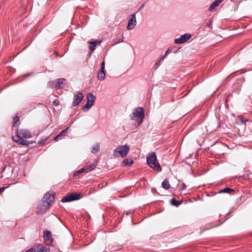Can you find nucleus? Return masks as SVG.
I'll use <instances>...</instances> for the list:
<instances>
[{
	"label": "nucleus",
	"instance_id": "nucleus-27",
	"mask_svg": "<svg viewBox=\"0 0 252 252\" xmlns=\"http://www.w3.org/2000/svg\"><path fill=\"white\" fill-rule=\"evenodd\" d=\"M47 141V138H45L44 139H41L40 141L38 142L39 144H44Z\"/></svg>",
	"mask_w": 252,
	"mask_h": 252
},
{
	"label": "nucleus",
	"instance_id": "nucleus-9",
	"mask_svg": "<svg viewBox=\"0 0 252 252\" xmlns=\"http://www.w3.org/2000/svg\"><path fill=\"white\" fill-rule=\"evenodd\" d=\"M137 21L135 17V15L134 14H131L130 15V18L128 20L127 29L128 30H132L135 26L136 25Z\"/></svg>",
	"mask_w": 252,
	"mask_h": 252
},
{
	"label": "nucleus",
	"instance_id": "nucleus-23",
	"mask_svg": "<svg viewBox=\"0 0 252 252\" xmlns=\"http://www.w3.org/2000/svg\"><path fill=\"white\" fill-rule=\"evenodd\" d=\"M48 85L50 86V87L52 88L58 89V86H57L56 80L49 82L48 83Z\"/></svg>",
	"mask_w": 252,
	"mask_h": 252
},
{
	"label": "nucleus",
	"instance_id": "nucleus-37",
	"mask_svg": "<svg viewBox=\"0 0 252 252\" xmlns=\"http://www.w3.org/2000/svg\"><path fill=\"white\" fill-rule=\"evenodd\" d=\"M211 24V22H210L209 24H208V26H210Z\"/></svg>",
	"mask_w": 252,
	"mask_h": 252
},
{
	"label": "nucleus",
	"instance_id": "nucleus-26",
	"mask_svg": "<svg viewBox=\"0 0 252 252\" xmlns=\"http://www.w3.org/2000/svg\"><path fill=\"white\" fill-rule=\"evenodd\" d=\"M19 118L18 116H15L13 118V126H15L16 125H17V123L19 122Z\"/></svg>",
	"mask_w": 252,
	"mask_h": 252
},
{
	"label": "nucleus",
	"instance_id": "nucleus-29",
	"mask_svg": "<svg viewBox=\"0 0 252 252\" xmlns=\"http://www.w3.org/2000/svg\"><path fill=\"white\" fill-rule=\"evenodd\" d=\"M60 102L59 100L56 99L54 100V101L53 102V104L55 106H58L60 105Z\"/></svg>",
	"mask_w": 252,
	"mask_h": 252
},
{
	"label": "nucleus",
	"instance_id": "nucleus-24",
	"mask_svg": "<svg viewBox=\"0 0 252 252\" xmlns=\"http://www.w3.org/2000/svg\"><path fill=\"white\" fill-rule=\"evenodd\" d=\"M234 190L233 189L229 188H225L220 190L218 192L220 193H230L231 192H233Z\"/></svg>",
	"mask_w": 252,
	"mask_h": 252
},
{
	"label": "nucleus",
	"instance_id": "nucleus-36",
	"mask_svg": "<svg viewBox=\"0 0 252 252\" xmlns=\"http://www.w3.org/2000/svg\"><path fill=\"white\" fill-rule=\"evenodd\" d=\"M164 57H165L164 56L162 57H161L159 60V62H161V61H163L164 60Z\"/></svg>",
	"mask_w": 252,
	"mask_h": 252
},
{
	"label": "nucleus",
	"instance_id": "nucleus-34",
	"mask_svg": "<svg viewBox=\"0 0 252 252\" xmlns=\"http://www.w3.org/2000/svg\"><path fill=\"white\" fill-rule=\"evenodd\" d=\"M4 189V188H0V192H2Z\"/></svg>",
	"mask_w": 252,
	"mask_h": 252
},
{
	"label": "nucleus",
	"instance_id": "nucleus-12",
	"mask_svg": "<svg viewBox=\"0 0 252 252\" xmlns=\"http://www.w3.org/2000/svg\"><path fill=\"white\" fill-rule=\"evenodd\" d=\"M44 201H46L49 203V205L51 206L55 200V194L53 192H48L45 194L43 198H42Z\"/></svg>",
	"mask_w": 252,
	"mask_h": 252
},
{
	"label": "nucleus",
	"instance_id": "nucleus-35",
	"mask_svg": "<svg viewBox=\"0 0 252 252\" xmlns=\"http://www.w3.org/2000/svg\"><path fill=\"white\" fill-rule=\"evenodd\" d=\"M4 189V188H0V192H2Z\"/></svg>",
	"mask_w": 252,
	"mask_h": 252
},
{
	"label": "nucleus",
	"instance_id": "nucleus-31",
	"mask_svg": "<svg viewBox=\"0 0 252 252\" xmlns=\"http://www.w3.org/2000/svg\"><path fill=\"white\" fill-rule=\"evenodd\" d=\"M33 252V248H31L29 249V250H28L25 252Z\"/></svg>",
	"mask_w": 252,
	"mask_h": 252
},
{
	"label": "nucleus",
	"instance_id": "nucleus-1",
	"mask_svg": "<svg viewBox=\"0 0 252 252\" xmlns=\"http://www.w3.org/2000/svg\"><path fill=\"white\" fill-rule=\"evenodd\" d=\"M32 134L31 132L25 129H17L15 135L12 136L13 140L19 144L29 146L30 142L24 139H28L32 137Z\"/></svg>",
	"mask_w": 252,
	"mask_h": 252
},
{
	"label": "nucleus",
	"instance_id": "nucleus-7",
	"mask_svg": "<svg viewBox=\"0 0 252 252\" xmlns=\"http://www.w3.org/2000/svg\"><path fill=\"white\" fill-rule=\"evenodd\" d=\"M49 204L47 201H44L42 199L38 204L37 213L40 214L45 213L50 207Z\"/></svg>",
	"mask_w": 252,
	"mask_h": 252
},
{
	"label": "nucleus",
	"instance_id": "nucleus-4",
	"mask_svg": "<svg viewBox=\"0 0 252 252\" xmlns=\"http://www.w3.org/2000/svg\"><path fill=\"white\" fill-rule=\"evenodd\" d=\"M129 151V147L127 145H121L116 148L113 151V156L116 157L125 158Z\"/></svg>",
	"mask_w": 252,
	"mask_h": 252
},
{
	"label": "nucleus",
	"instance_id": "nucleus-14",
	"mask_svg": "<svg viewBox=\"0 0 252 252\" xmlns=\"http://www.w3.org/2000/svg\"><path fill=\"white\" fill-rule=\"evenodd\" d=\"M33 248L34 252H49V251L48 249H46L45 247L41 244H38Z\"/></svg>",
	"mask_w": 252,
	"mask_h": 252
},
{
	"label": "nucleus",
	"instance_id": "nucleus-32",
	"mask_svg": "<svg viewBox=\"0 0 252 252\" xmlns=\"http://www.w3.org/2000/svg\"><path fill=\"white\" fill-rule=\"evenodd\" d=\"M186 189V186L185 184H183L182 189Z\"/></svg>",
	"mask_w": 252,
	"mask_h": 252
},
{
	"label": "nucleus",
	"instance_id": "nucleus-38",
	"mask_svg": "<svg viewBox=\"0 0 252 252\" xmlns=\"http://www.w3.org/2000/svg\"><path fill=\"white\" fill-rule=\"evenodd\" d=\"M126 215H129V212H126Z\"/></svg>",
	"mask_w": 252,
	"mask_h": 252
},
{
	"label": "nucleus",
	"instance_id": "nucleus-10",
	"mask_svg": "<svg viewBox=\"0 0 252 252\" xmlns=\"http://www.w3.org/2000/svg\"><path fill=\"white\" fill-rule=\"evenodd\" d=\"M43 239L45 243L48 246H52L53 240L52 238L51 232L48 230H46L43 234Z\"/></svg>",
	"mask_w": 252,
	"mask_h": 252
},
{
	"label": "nucleus",
	"instance_id": "nucleus-8",
	"mask_svg": "<svg viewBox=\"0 0 252 252\" xmlns=\"http://www.w3.org/2000/svg\"><path fill=\"white\" fill-rule=\"evenodd\" d=\"M96 166V163H92L91 165H87L81 169L76 171L74 173V176L79 175L80 173L82 172L88 173L93 170H94Z\"/></svg>",
	"mask_w": 252,
	"mask_h": 252
},
{
	"label": "nucleus",
	"instance_id": "nucleus-33",
	"mask_svg": "<svg viewBox=\"0 0 252 252\" xmlns=\"http://www.w3.org/2000/svg\"><path fill=\"white\" fill-rule=\"evenodd\" d=\"M169 52V49H168L165 53L164 56L165 57Z\"/></svg>",
	"mask_w": 252,
	"mask_h": 252
},
{
	"label": "nucleus",
	"instance_id": "nucleus-28",
	"mask_svg": "<svg viewBox=\"0 0 252 252\" xmlns=\"http://www.w3.org/2000/svg\"><path fill=\"white\" fill-rule=\"evenodd\" d=\"M239 119H240V121L241 122V123L243 124L245 123L246 122L248 121L247 119H246L243 117H240Z\"/></svg>",
	"mask_w": 252,
	"mask_h": 252
},
{
	"label": "nucleus",
	"instance_id": "nucleus-3",
	"mask_svg": "<svg viewBox=\"0 0 252 252\" xmlns=\"http://www.w3.org/2000/svg\"><path fill=\"white\" fill-rule=\"evenodd\" d=\"M147 162L150 167L154 169L157 168L158 172L161 171V167L157 161V156L155 152H152L147 157Z\"/></svg>",
	"mask_w": 252,
	"mask_h": 252
},
{
	"label": "nucleus",
	"instance_id": "nucleus-16",
	"mask_svg": "<svg viewBox=\"0 0 252 252\" xmlns=\"http://www.w3.org/2000/svg\"><path fill=\"white\" fill-rule=\"evenodd\" d=\"M134 161L131 158H125L123 160L121 163V165L123 167L130 166L133 163Z\"/></svg>",
	"mask_w": 252,
	"mask_h": 252
},
{
	"label": "nucleus",
	"instance_id": "nucleus-17",
	"mask_svg": "<svg viewBox=\"0 0 252 252\" xmlns=\"http://www.w3.org/2000/svg\"><path fill=\"white\" fill-rule=\"evenodd\" d=\"M223 0H216L214 1L210 6L209 8V10L210 11H212L215 8L218 7L219 5L222 2Z\"/></svg>",
	"mask_w": 252,
	"mask_h": 252
},
{
	"label": "nucleus",
	"instance_id": "nucleus-30",
	"mask_svg": "<svg viewBox=\"0 0 252 252\" xmlns=\"http://www.w3.org/2000/svg\"><path fill=\"white\" fill-rule=\"evenodd\" d=\"M100 67H101L100 69H102V70H104V69H105V62L104 61H103L101 63Z\"/></svg>",
	"mask_w": 252,
	"mask_h": 252
},
{
	"label": "nucleus",
	"instance_id": "nucleus-21",
	"mask_svg": "<svg viewBox=\"0 0 252 252\" xmlns=\"http://www.w3.org/2000/svg\"><path fill=\"white\" fill-rule=\"evenodd\" d=\"M88 43L91 45L90 46V50L91 52L93 51L95 48V47L97 44V41H89Z\"/></svg>",
	"mask_w": 252,
	"mask_h": 252
},
{
	"label": "nucleus",
	"instance_id": "nucleus-5",
	"mask_svg": "<svg viewBox=\"0 0 252 252\" xmlns=\"http://www.w3.org/2000/svg\"><path fill=\"white\" fill-rule=\"evenodd\" d=\"M87 103L83 107L84 112L88 111L94 105L95 100V96L91 93L87 94L86 96Z\"/></svg>",
	"mask_w": 252,
	"mask_h": 252
},
{
	"label": "nucleus",
	"instance_id": "nucleus-20",
	"mask_svg": "<svg viewBox=\"0 0 252 252\" xmlns=\"http://www.w3.org/2000/svg\"><path fill=\"white\" fill-rule=\"evenodd\" d=\"M162 187L165 189H168L170 188V185L167 179H165L162 183Z\"/></svg>",
	"mask_w": 252,
	"mask_h": 252
},
{
	"label": "nucleus",
	"instance_id": "nucleus-25",
	"mask_svg": "<svg viewBox=\"0 0 252 252\" xmlns=\"http://www.w3.org/2000/svg\"><path fill=\"white\" fill-rule=\"evenodd\" d=\"M170 202L172 205L175 206H179L180 204H181L182 202L180 201H177L176 199L173 198L171 200Z\"/></svg>",
	"mask_w": 252,
	"mask_h": 252
},
{
	"label": "nucleus",
	"instance_id": "nucleus-19",
	"mask_svg": "<svg viewBox=\"0 0 252 252\" xmlns=\"http://www.w3.org/2000/svg\"><path fill=\"white\" fill-rule=\"evenodd\" d=\"M100 150V145L98 143H96L92 148L91 152L93 154H95L98 152Z\"/></svg>",
	"mask_w": 252,
	"mask_h": 252
},
{
	"label": "nucleus",
	"instance_id": "nucleus-18",
	"mask_svg": "<svg viewBox=\"0 0 252 252\" xmlns=\"http://www.w3.org/2000/svg\"><path fill=\"white\" fill-rule=\"evenodd\" d=\"M98 79L100 81H103L105 79V73L104 70L100 69L97 73Z\"/></svg>",
	"mask_w": 252,
	"mask_h": 252
},
{
	"label": "nucleus",
	"instance_id": "nucleus-15",
	"mask_svg": "<svg viewBox=\"0 0 252 252\" xmlns=\"http://www.w3.org/2000/svg\"><path fill=\"white\" fill-rule=\"evenodd\" d=\"M68 128V127H67L65 129L60 132L59 134L54 137V140L57 141L59 140L62 139V138L66 135Z\"/></svg>",
	"mask_w": 252,
	"mask_h": 252
},
{
	"label": "nucleus",
	"instance_id": "nucleus-2",
	"mask_svg": "<svg viewBox=\"0 0 252 252\" xmlns=\"http://www.w3.org/2000/svg\"><path fill=\"white\" fill-rule=\"evenodd\" d=\"M130 119L135 121L138 126L140 125L145 117L144 109L141 107H138L134 109L130 115Z\"/></svg>",
	"mask_w": 252,
	"mask_h": 252
},
{
	"label": "nucleus",
	"instance_id": "nucleus-22",
	"mask_svg": "<svg viewBox=\"0 0 252 252\" xmlns=\"http://www.w3.org/2000/svg\"><path fill=\"white\" fill-rule=\"evenodd\" d=\"M56 80H57V86H58V89L62 88L63 87L61 86V85L65 81V79L64 78H59V79H57Z\"/></svg>",
	"mask_w": 252,
	"mask_h": 252
},
{
	"label": "nucleus",
	"instance_id": "nucleus-6",
	"mask_svg": "<svg viewBox=\"0 0 252 252\" xmlns=\"http://www.w3.org/2000/svg\"><path fill=\"white\" fill-rule=\"evenodd\" d=\"M81 194L77 193H72L64 196L61 201L62 202H68L78 200L81 198Z\"/></svg>",
	"mask_w": 252,
	"mask_h": 252
},
{
	"label": "nucleus",
	"instance_id": "nucleus-13",
	"mask_svg": "<svg viewBox=\"0 0 252 252\" xmlns=\"http://www.w3.org/2000/svg\"><path fill=\"white\" fill-rule=\"evenodd\" d=\"M191 37V35L189 33H185L182 35L180 37L175 40L176 44H182L186 42L189 40Z\"/></svg>",
	"mask_w": 252,
	"mask_h": 252
},
{
	"label": "nucleus",
	"instance_id": "nucleus-11",
	"mask_svg": "<svg viewBox=\"0 0 252 252\" xmlns=\"http://www.w3.org/2000/svg\"><path fill=\"white\" fill-rule=\"evenodd\" d=\"M84 97L83 94L81 92L76 93L73 97V101L72 102V106L74 107L78 105L80 102L82 101Z\"/></svg>",
	"mask_w": 252,
	"mask_h": 252
}]
</instances>
